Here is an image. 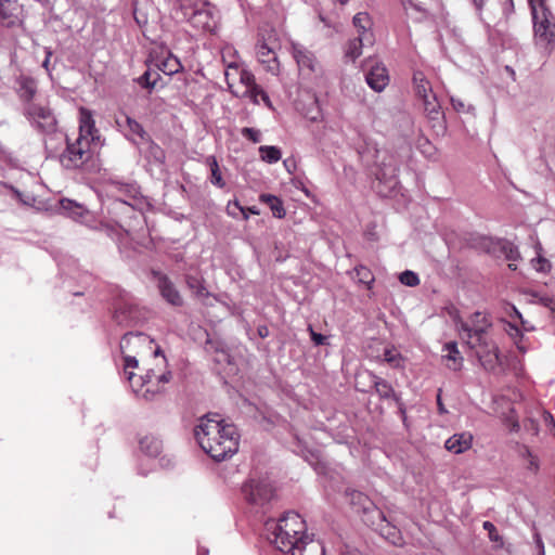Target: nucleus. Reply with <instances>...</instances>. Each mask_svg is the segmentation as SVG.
Here are the masks:
<instances>
[{
  "label": "nucleus",
  "mask_w": 555,
  "mask_h": 555,
  "mask_svg": "<svg viewBox=\"0 0 555 555\" xmlns=\"http://www.w3.org/2000/svg\"><path fill=\"white\" fill-rule=\"evenodd\" d=\"M267 539L282 553L289 555H325L321 541L307 533V525L295 512H287L279 520L264 525Z\"/></svg>",
  "instance_id": "nucleus-1"
},
{
  "label": "nucleus",
  "mask_w": 555,
  "mask_h": 555,
  "mask_svg": "<svg viewBox=\"0 0 555 555\" xmlns=\"http://www.w3.org/2000/svg\"><path fill=\"white\" fill-rule=\"evenodd\" d=\"M194 438L202 450L220 462L238 450L240 435L233 424L224 423L218 414H207L194 427Z\"/></svg>",
  "instance_id": "nucleus-2"
},
{
  "label": "nucleus",
  "mask_w": 555,
  "mask_h": 555,
  "mask_svg": "<svg viewBox=\"0 0 555 555\" xmlns=\"http://www.w3.org/2000/svg\"><path fill=\"white\" fill-rule=\"evenodd\" d=\"M472 325L464 321L456 323L457 328L465 334L467 345L476 350L481 365L487 371H494L501 363L499 348L488 335L492 321L488 313L476 311L470 317Z\"/></svg>",
  "instance_id": "nucleus-3"
},
{
  "label": "nucleus",
  "mask_w": 555,
  "mask_h": 555,
  "mask_svg": "<svg viewBox=\"0 0 555 555\" xmlns=\"http://www.w3.org/2000/svg\"><path fill=\"white\" fill-rule=\"evenodd\" d=\"M91 111L79 109V134L74 142L67 141V147L61 155V163L67 169L83 166L91 157V143L99 139Z\"/></svg>",
  "instance_id": "nucleus-4"
},
{
  "label": "nucleus",
  "mask_w": 555,
  "mask_h": 555,
  "mask_svg": "<svg viewBox=\"0 0 555 555\" xmlns=\"http://www.w3.org/2000/svg\"><path fill=\"white\" fill-rule=\"evenodd\" d=\"M60 209L62 214L76 222H79L91 229H101L106 232L108 236L116 241H120L122 232L129 235L130 230L125 228V224L119 223L118 227L109 225L107 223L98 222L96 216L93 211L88 209L83 204L74 199L61 198Z\"/></svg>",
  "instance_id": "nucleus-5"
},
{
  "label": "nucleus",
  "mask_w": 555,
  "mask_h": 555,
  "mask_svg": "<svg viewBox=\"0 0 555 555\" xmlns=\"http://www.w3.org/2000/svg\"><path fill=\"white\" fill-rule=\"evenodd\" d=\"M183 17L192 27L205 33H215L219 23V12L207 0H178Z\"/></svg>",
  "instance_id": "nucleus-6"
},
{
  "label": "nucleus",
  "mask_w": 555,
  "mask_h": 555,
  "mask_svg": "<svg viewBox=\"0 0 555 555\" xmlns=\"http://www.w3.org/2000/svg\"><path fill=\"white\" fill-rule=\"evenodd\" d=\"M154 340L144 333H127L120 339V353L122 357L124 372L130 383L131 389H135L134 372L138 367V357L145 351H152Z\"/></svg>",
  "instance_id": "nucleus-7"
},
{
  "label": "nucleus",
  "mask_w": 555,
  "mask_h": 555,
  "mask_svg": "<svg viewBox=\"0 0 555 555\" xmlns=\"http://www.w3.org/2000/svg\"><path fill=\"white\" fill-rule=\"evenodd\" d=\"M162 367L149 370L144 375L134 374L135 389L132 391L146 401H152L166 392V385L172 380V372L167 367V360L162 357Z\"/></svg>",
  "instance_id": "nucleus-8"
},
{
  "label": "nucleus",
  "mask_w": 555,
  "mask_h": 555,
  "mask_svg": "<svg viewBox=\"0 0 555 555\" xmlns=\"http://www.w3.org/2000/svg\"><path fill=\"white\" fill-rule=\"evenodd\" d=\"M530 11L535 43L541 46L555 43V15L550 4Z\"/></svg>",
  "instance_id": "nucleus-9"
},
{
  "label": "nucleus",
  "mask_w": 555,
  "mask_h": 555,
  "mask_svg": "<svg viewBox=\"0 0 555 555\" xmlns=\"http://www.w3.org/2000/svg\"><path fill=\"white\" fill-rule=\"evenodd\" d=\"M24 114L30 125L38 131L52 133L56 130L57 121L50 107L38 103H28L25 106Z\"/></svg>",
  "instance_id": "nucleus-10"
},
{
  "label": "nucleus",
  "mask_w": 555,
  "mask_h": 555,
  "mask_svg": "<svg viewBox=\"0 0 555 555\" xmlns=\"http://www.w3.org/2000/svg\"><path fill=\"white\" fill-rule=\"evenodd\" d=\"M243 493L249 504L263 506L273 498L274 489L268 478H251L243 486Z\"/></svg>",
  "instance_id": "nucleus-11"
},
{
  "label": "nucleus",
  "mask_w": 555,
  "mask_h": 555,
  "mask_svg": "<svg viewBox=\"0 0 555 555\" xmlns=\"http://www.w3.org/2000/svg\"><path fill=\"white\" fill-rule=\"evenodd\" d=\"M224 77L228 89L234 96H238L241 94V89L246 85L253 83V80L255 79L254 74L238 61H231L228 63L224 70Z\"/></svg>",
  "instance_id": "nucleus-12"
},
{
  "label": "nucleus",
  "mask_w": 555,
  "mask_h": 555,
  "mask_svg": "<svg viewBox=\"0 0 555 555\" xmlns=\"http://www.w3.org/2000/svg\"><path fill=\"white\" fill-rule=\"evenodd\" d=\"M348 495L350 496V504L354 508V512L359 514L362 513L363 521L367 526H374L376 519L383 518V512L364 493L352 490Z\"/></svg>",
  "instance_id": "nucleus-13"
},
{
  "label": "nucleus",
  "mask_w": 555,
  "mask_h": 555,
  "mask_svg": "<svg viewBox=\"0 0 555 555\" xmlns=\"http://www.w3.org/2000/svg\"><path fill=\"white\" fill-rule=\"evenodd\" d=\"M292 53L301 73L310 75L317 72L319 67L317 57L306 47L299 43H292Z\"/></svg>",
  "instance_id": "nucleus-14"
},
{
  "label": "nucleus",
  "mask_w": 555,
  "mask_h": 555,
  "mask_svg": "<svg viewBox=\"0 0 555 555\" xmlns=\"http://www.w3.org/2000/svg\"><path fill=\"white\" fill-rule=\"evenodd\" d=\"M153 275L156 280L162 297L172 306H181L183 302L182 297L168 276L155 271L153 272Z\"/></svg>",
  "instance_id": "nucleus-15"
},
{
  "label": "nucleus",
  "mask_w": 555,
  "mask_h": 555,
  "mask_svg": "<svg viewBox=\"0 0 555 555\" xmlns=\"http://www.w3.org/2000/svg\"><path fill=\"white\" fill-rule=\"evenodd\" d=\"M352 25L357 29L358 38L371 46L375 42L373 21L367 12H358L352 18Z\"/></svg>",
  "instance_id": "nucleus-16"
},
{
  "label": "nucleus",
  "mask_w": 555,
  "mask_h": 555,
  "mask_svg": "<svg viewBox=\"0 0 555 555\" xmlns=\"http://www.w3.org/2000/svg\"><path fill=\"white\" fill-rule=\"evenodd\" d=\"M398 164L392 155L388 156L383 160L378 170L376 171V178L380 182L387 184L389 189H395L398 184Z\"/></svg>",
  "instance_id": "nucleus-17"
},
{
  "label": "nucleus",
  "mask_w": 555,
  "mask_h": 555,
  "mask_svg": "<svg viewBox=\"0 0 555 555\" xmlns=\"http://www.w3.org/2000/svg\"><path fill=\"white\" fill-rule=\"evenodd\" d=\"M424 112L428 119L433 121V127H438V131H444L443 113L441 111L440 103L437 100L436 94H429L422 98Z\"/></svg>",
  "instance_id": "nucleus-18"
},
{
  "label": "nucleus",
  "mask_w": 555,
  "mask_h": 555,
  "mask_svg": "<svg viewBox=\"0 0 555 555\" xmlns=\"http://www.w3.org/2000/svg\"><path fill=\"white\" fill-rule=\"evenodd\" d=\"M365 81L371 89L382 92L389 82L387 68L383 64H375L365 75Z\"/></svg>",
  "instance_id": "nucleus-19"
},
{
  "label": "nucleus",
  "mask_w": 555,
  "mask_h": 555,
  "mask_svg": "<svg viewBox=\"0 0 555 555\" xmlns=\"http://www.w3.org/2000/svg\"><path fill=\"white\" fill-rule=\"evenodd\" d=\"M472 443L473 435L470 433L464 431L454 434L449 439H447L444 447L448 451L454 454H461L470 449Z\"/></svg>",
  "instance_id": "nucleus-20"
},
{
  "label": "nucleus",
  "mask_w": 555,
  "mask_h": 555,
  "mask_svg": "<svg viewBox=\"0 0 555 555\" xmlns=\"http://www.w3.org/2000/svg\"><path fill=\"white\" fill-rule=\"evenodd\" d=\"M375 531L392 544H398L401 540L399 531L392 526L383 514V518L376 519V524L371 526Z\"/></svg>",
  "instance_id": "nucleus-21"
},
{
  "label": "nucleus",
  "mask_w": 555,
  "mask_h": 555,
  "mask_svg": "<svg viewBox=\"0 0 555 555\" xmlns=\"http://www.w3.org/2000/svg\"><path fill=\"white\" fill-rule=\"evenodd\" d=\"M371 383L375 388L376 393L383 400L393 399L395 401H399V397L397 396L392 386L385 379L380 378L375 374H370Z\"/></svg>",
  "instance_id": "nucleus-22"
},
{
  "label": "nucleus",
  "mask_w": 555,
  "mask_h": 555,
  "mask_svg": "<svg viewBox=\"0 0 555 555\" xmlns=\"http://www.w3.org/2000/svg\"><path fill=\"white\" fill-rule=\"evenodd\" d=\"M36 92L37 82L34 78L28 76H21L17 79V93L21 100L33 103L31 100L34 99Z\"/></svg>",
  "instance_id": "nucleus-23"
},
{
  "label": "nucleus",
  "mask_w": 555,
  "mask_h": 555,
  "mask_svg": "<svg viewBox=\"0 0 555 555\" xmlns=\"http://www.w3.org/2000/svg\"><path fill=\"white\" fill-rule=\"evenodd\" d=\"M143 142L146 146L141 149V152L144 154L147 162L153 165H163L166 158L164 150L158 144L150 140V138L145 139Z\"/></svg>",
  "instance_id": "nucleus-24"
},
{
  "label": "nucleus",
  "mask_w": 555,
  "mask_h": 555,
  "mask_svg": "<svg viewBox=\"0 0 555 555\" xmlns=\"http://www.w3.org/2000/svg\"><path fill=\"white\" fill-rule=\"evenodd\" d=\"M140 450L149 457L156 459L163 450V442L155 436H145L140 440Z\"/></svg>",
  "instance_id": "nucleus-25"
},
{
  "label": "nucleus",
  "mask_w": 555,
  "mask_h": 555,
  "mask_svg": "<svg viewBox=\"0 0 555 555\" xmlns=\"http://www.w3.org/2000/svg\"><path fill=\"white\" fill-rule=\"evenodd\" d=\"M125 120L128 128L127 138L131 140L133 143L140 144L141 142L149 138L142 125L138 122L135 119L126 115Z\"/></svg>",
  "instance_id": "nucleus-26"
},
{
  "label": "nucleus",
  "mask_w": 555,
  "mask_h": 555,
  "mask_svg": "<svg viewBox=\"0 0 555 555\" xmlns=\"http://www.w3.org/2000/svg\"><path fill=\"white\" fill-rule=\"evenodd\" d=\"M205 164H206V166L209 167V170H210L211 184H214L215 186H217L219 189H223L225 186V181L220 171L219 164H218L216 156H214V155L207 156L205 158Z\"/></svg>",
  "instance_id": "nucleus-27"
},
{
  "label": "nucleus",
  "mask_w": 555,
  "mask_h": 555,
  "mask_svg": "<svg viewBox=\"0 0 555 555\" xmlns=\"http://www.w3.org/2000/svg\"><path fill=\"white\" fill-rule=\"evenodd\" d=\"M186 284L196 298L204 300L205 298L209 297L210 293L205 286L203 279L194 275H188Z\"/></svg>",
  "instance_id": "nucleus-28"
},
{
  "label": "nucleus",
  "mask_w": 555,
  "mask_h": 555,
  "mask_svg": "<svg viewBox=\"0 0 555 555\" xmlns=\"http://www.w3.org/2000/svg\"><path fill=\"white\" fill-rule=\"evenodd\" d=\"M414 90L418 98H424L434 94L430 82L426 79L425 75L417 70L413 75Z\"/></svg>",
  "instance_id": "nucleus-29"
},
{
  "label": "nucleus",
  "mask_w": 555,
  "mask_h": 555,
  "mask_svg": "<svg viewBox=\"0 0 555 555\" xmlns=\"http://www.w3.org/2000/svg\"><path fill=\"white\" fill-rule=\"evenodd\" d=\"M259 198L262 203H266L269 205L274 217H276L279 219H282L285 217L286 211H285L282 201L279 197H276L275 195H272V194H261L259 196Z\"/></svg>",
  "instance_id": "nucleus-30"
},
{
  "label": "nucleus",
  "mask_w": 555,
  "mask_h": 555,
  "mask_svg": "<svg viewBox=\"0 0 555 555\" xmlns=\"http://www.w3.org/2000/svg\"><path fill=\"white\" fill-rule=\"evenodd\" d=\"M443 350L447 351V354H444L443 358L453 362L449 367L452 370H459L462 366L463 358L459 351L457 344L455 341L447 343Z\"/></svg>",
  "instance_id": "nucleus-31"
},
{
  "label": "nucleus",
  "mask_w": 555,
  "mask_h": 555,
  "mask_svg": "<svg viewBox=\"0 0 555 555\" xmlns=\"http://www.w3.org/2000/svg\"><path fill=\"white\" fill-rule=\"evenodd\" d=\"M264 90L256 83V79L253 80V83L246 85L241 89V94L237 98H247L254 104H259V98L262 96Z\"/></svg>",
  "instance_id": "nucleus-32"
},
{
  "label": "nucleus",
  "mask_w": 555,
  "mask_h": 555,
  "mask_svg": "<svg viewBox=\"0 0 555 555\" xmlns=\"http://www.w3.org/2000/svg\"><path fill=\"white\" fill-rule=\"evenodd\" d=\"M258 151L261 160L268 164H275L282 157L281 150L274 145H261Z\"/></svg>",
  "instance_id": "nucleus-33"
},
{
  "label": "nucleus",
  "mask_w": 555,
  "mask_h": 555,
  "mask_svg": "<svg viewBox=\"0 0 555 555\" xmlns=\"http://www.w3.org/2000/svg\"><path fill=\"white\" fill-rule=\"evenodd\" d=\"M256 54L261 63H268L276 62V54L274 52V48L269 46L267 42L262 41L259 42L256 47Z\"/></svg>",
  "instance_id": "nucleus-34"
},
{
  "label": "nucleus",
  "mask_w": 555,
  "mask_h": 555,
  "mask_svg": "<svg viewBox=\"0 0 555 555\" xmlns=\"http://www.w3.org/2000/svg\"><path fill=\"white\" fill-rule=\"evenodd\" d=\"M504 331L514 340L517 349L521 352H526V347L522 345V337L520 328L513 322H505Z\"/></svg>",
  "instance_id": "nucleus-35"
},
{
  "label": "nucleus",
  "mask_w": 555,
  "mask_h": 555,
  "mask_svg": "<svg viewBox=\"0 0 555 555\" xmlns=\"http://www.w3.org/2000/svg\"><path fill=\"white\" fill-rule=\"evenodd\" d=\"M370 46L366 41H362L361 38L351 39L348 42L347 49L345 51V56L351 61H356L362 54V48Z\"/></svg>",
  "instance_id": "nucleus-36"
},
{
  "label": "nucleus",
  "mask_w": 555,
  "mask_h": 555,
  "mask_svg": "<svg viewBox=\"0 0 555 555\" xmlns=\"http://www.w3.org/2000/svg\"><path fill=\"white\" fill-rule=\"evenodd\" d=\"M159 69L166 75H173L182 69V65L179 59L172 54H169L159 64Z\"/></svg>",
  "instance_id": "nucleus-37"
},
{
  "label": "nucleus",
  "mask_w": 555,
  "mask_h": 555,
  "mask_svg": "<svg viewBox=\"0 0 555 555\" xmlns=\"http://www.w3.org/2000/svg\"><path fill=\"white\" fill-rule=\"evenodd\" d=\"M15 11V4L10 0H0V23L12 24Z\"/></svg>",
  "instance_id": "nucleus-38"
},
{
  "label": "nucleus",
  "mask_w": 555,
  "mask_h": 555,
  "mask_svg": "<svg viewBox=\"0 0 555 555\" xmlns=\"http://www.w3.org/2000/svg\"><path fill=\"white\" fill-rule=\"evenodd\" d=\"M112 211L115 216L130 215L133 214L135 217H140L141 214H135L132 205L122 199H115L112 203Z\"/></svg>",
  "instance_id": "nucleus-39"
},
{
  "label": "nucleus",
  "mask_w": 555,
  "mask_h": 555,
  "mask_svg": "<svg viewBox=\"0 0 555 555\" xmlns=\"http://www.w3.org/2000/svg\"><path fill=\"white\" fill-rule=\"evenodd\" d=\"M158 78L159 75L157 72H152L151 69H147L146 72H144L143 75H141L138 78L137 81L141 87L152 90L155 88Z\"/></svg>",
  "instance_id": "nucleus-40"
},
{
  "label": "nucleus",
  "mask_w": 555,
  "mask_h": 555,
  "mask_svg": "<svg viewBox=\"0 0 555 555\" xmlns=\"http://www.w3.org/2000/svg\"><path fill=\"white\" fill-rule=\"evenodd\" d=\"M227 214L234 219H237L241 216L243 220H248L245 207L242 206L237 199L230 201L228 203Z\"/></svg>",
  "instance_id": "nucleus-41"
},
{
  "label": "nucleus",
  "mask_w": 555,
  "mask_h": 555,
  "mask_svg": "<svg viewBox=\"0 0 555 555\" xmlns=\"http://www.w3.org/2000/svg\"><path fill=\"white\" fill-rule=\"evenodd\" d=\"M384 360L395 369L403 367V358L395 348H387L384 351Z\"/></svg>",
  "instance_id": "nucleus-42"
},
{
  "label": "nucleus",
  "mask_w": 555,
  "mask_h": 555,
  "mask_svg": "<svg viewBox=\"0 0 555 555\" xmlns=\"http://www.w3.org/2000/svg\"><path fill=\"white\" fill-rule=\"evenodd\" d=\"M354 271H356V279L358 280V282L365 284V285H367L369 288H371V286L374 282V276H373L372 272L370 271V269L364 266H359L354 269Z\"/></svg>",
  "instance_id": "nucleus-43"
},
{
  "label": "nucleus",
  "mask_w": 555,
  "mask_h": 555,
  "mask_svg": "<svg viewBox=\"0 0 555 555\" xmlns=\"http://www.w3.org/2000/svg\"><path fill=\"white\" fill-rule=\"evenodd\" d=\"M503 250H504L506 259L508 261H511L508 267L512 270H516V264L514 262H516L520 259V253H519L518 248L515 245H513L512 243H506L503 246Z\"/></svg>",
  "instance_id": "nucleus-44"
},
{
  "label": "nucleus",
  "mask_w": 555,
  "mask_h": 555,
  "mask_svg": "<svg viewBox=\"0 0 555 555\" xmlns=\"http://www.w3.org/2000/svg\"><path fill=\"white\" fill-rule=\"evenodd\" d=\"M399 280L403 285H406L410 287H414L420 284L418 275L415 272L410 271V270L402 272L399 276Z\"/></svg>",
  "instance_id": "nucleus-45"
},
{
  "label": "nucleus",
  "mask_w": 555,
  "mask_h": 555,
  "mask_svg": "<svg viewBox=\"0 0 555 555\" xmlns=\"http://www.w3.org/2000/svg\"><path fill=\"white\" fill-rule=\"evenodd\" d=\"M114 318L117 323L122 324L127 323L129 320H132L134 315L132 313L131 308H129V310L126 311V307L119 306L115 310Z\"/></svg>",
  "instance_id": "nucleus-46"
},
{
  "label": "nucleus",
  "mask_w": 555,
  "mask_h": 555,
  "mask_svg": "<svg viewBox=\"0 0 555 555\" xmlns=\"http://www.w3.org/2000/svg\"><path fill=\"white\" fill-rule=\"evenodd\" d=\"M241 134L253 143H259L262 140L260 130L255 128L244 127L241 130Z\"/></svg>",
  "instance_id": "nucleus-47"
},
{
  "label": "nucleus",
  "mask_w": 555,
  "mask_h": 555,
  "mask_svg": "<svg viewBox=\"0 0 555 555\" xmlns=\"http://www.w3.org/2000/svg\"><path fill=\"white\" fill-rule=\"evenodd\" d=\"M522 457L528 460L527 468L532 472H537L539 469L538 459L532 455L531 451L528 448H524L521 451Z\"/></svg>",
  "instance_id": "nucleus-48"
},
{
  "label": "nucleus",
  "mask_w": 555,
  "mask_h": 555,
  "mask_svg": "<svg viewBox=\"0 0 555 555\" xmlns=\"http://www.w3.org/2000/svg\"><path fill=\"white\" fill-rule=\"evenodd\" d=\"M236 54H237V52L232 46L227 44L222 48L221 55H222V61L225 64V66L231 61H237Z\"/></svg>",
  "instance_id": "nucleus-49"
},
{
  "label": "nucleus",
  "mask_w": 555,
  "mask_h": 555,
  "mask_svg": "<svg viewBox=\"0 0 555 555\" xmlns=\"http://www.w3.org/2000/svg\"><path fill=\"white\" fill-rule=\"evenodd\" d=\"M14 197L26 206H31L35 203V197L30 193H23L18 190L12 189Z\"/></svg>",
  "instance_id": "nucleus-50"
},
{
  "label": "nucleus",
  "mask_w": 555,
  "mask_h": 555,
  "mask_svg": "<svg viewBox=\"0 0 555 555\" xmlns=\"http://www.w3.org/2000/svg\"><path fill=\"white\" fill-rule=\"evenodd\" d=\"M482 527L488 532L489 539L491 541L498 542L500 540L496 528L491 521H485Z\"/></svg>",
  "instance_id": "nucleus-51"
},
{
  "label": "nucleus",
  "mask_w": 555,
  "mask_h": 555,
  "mask_svg": "<svg viewBox=\"0 0 555 555\" xmlns=\"http://www.w3.org/2000/svg\"><path fill=\"white\" fill-rule=\"evenodd\" d=\"M532 263H533V267L535 268V270L540 271V272H545L550 269L548 261L541 257L533 259Z\"/></svg>",
  "instance_id": "nucleus-52"
},
{
  "label": "nucleus",
  "mask_w": 555,
  "mask_h": 555,
  "mask_svg": "<svg viewBox=\"0 0 555 555\" xmlns=\"http://www.w3.org/2000/svg\"><path fill=\"white\" fill-rule=\"evenodd\" d=\"M506 313L508 314L509 318L512 319H521L522 315L521 313L518 311V309L513 306V305H508L507 308H506Z\"/></svg>",
  "instance_id": "nucleus-53"
},
{
  "label": "nucleus",
  "mask_w": 555,
  "mask_h": 555,
  "mask_svg": "<svg viewBox=\"0 0 555 555\" xmlns=\"http://www.w3.org/2000/svg\"><path fill=\"white\" fill-rule=\"evenodd\" d=\"M533 539H534V543L539 550V555H545L544 543L542 541L541 535L538 532H535L533 535Z\"/></svg>",
  "instance_id": "nucleus-54"
},
{
  "label": "nucleus",
  "mask_w": 555,
  "mask_h": 555,
  "mask_svg": "<svg viewBox=\"0 0 555 555\" xmlns=\"http://www.w3.org/2000/svg\"><path fill=\"white\" fill-rule=\"evenodd\" d=\"M528 3L530 7V10H532V9H537L540 7L548 5L550 0H528Z\"/></svg>",
  "instance_id": "nucleus-55"
},
{
  "label": "nucleus",
  "mask_w": 555,
  "mask_h": 555,
  "mask_svg": "<svg viewBox=\"0 0 555 555\" xmlns=\"http://www.w3.org/2000/svg\"><path fill=\"white\" fill-rule=\"evenodd\" d=\"M311 338H312L313 343L318 346L323 345L326 339L325 336H323L322 334H318L314 332H311Z\"/></svg>",
  "instance_id": "nucleus-56"
},
{
  "label": "nucleus",
  "mask_w": 555,
  "mask_h": 555,
  "mask_svg": "<svg viewBox=\"0 0 555 555\" xmlns=\"http://www.w3.org/2000/svg\"><path fill=\"white\" fill-rule=\"evenodd\" d=\"M451 103H452V106H453V108L455 111H457V112L464 111L465 105H464V103L461 100L451 98Z\"/></svg>",
  "instance_id": "nucleus-57"
},
{
  "label": "nucleus",
  "mask_w": 555,
  "mask_h": 555,
  "mask_svg": "<svg viewBox=\"0 0 555 555\" xmlns=\"http://www.w3.org/2000/svg\"><path fill=\"white\" fill-rule=\"evenodd\" d=\"M437 405H438L439 413H441V414L447 413V409L444 408L442 400H441V389H439L438 395H437Z\"/></svg>",
  "instance_id": "nucleus-58"
},
{
  "label": "nucleus",
  "mask_w": 555,
  "mask_h": 555,
  "mask_svg": "<svg viewBox=\"0 0 555 555\" xmlns=\"http://www.w3.org/2000/svg\"><path fill=\"white\" fill-rule=\"evenodd\" d=\"M504 12H513L514 11V2L513 0H505L503 4Z\"/></svg>",
  "instance_id": "nucleus-59"
},
{
  "label": "nucleus",
  "mask_w": 555,
  "mask_h": 555,
  "mask_svg": "<svg viewBox=\"0 0 555 555\" xmlns=\"http://www.w3.org/2000/svg\"><path fill=\"white\" fill-rule=\"evenodd\" d=\"M262 100V102L264 103V105L269 108H272V102L268 95V93L264 91V93L262 94V96L260 98Z\"/></svg>",
  "instance_id": "nucleus-60"
},
{
  "label": "nucleus",
  "mask_w": 555,
  "mask_h": 555,
  "mask_svg": "<svg viewBox=\"0 0 555 555\" xmlns=\"http://www.w3.org/2000/svg\"><path fill=\"white\" fill-rule=\"evenodd\" d=\"M519 321L524 331L529 332L533 330V326L530 325L528 321L524 320V318L519 319Z\"/></svg>",
  "instance_id": "nucleus-61"
},
{
  "label": "nucleus",
  "mask_w": 555,
  "mask_h": 555,
  "mask_svg": "<svg viewBox=\"0 0 555 555\" xmlns=\"http://www.w3.org/2000/svg\"><path fill=\"white\" fill-rule=\"evenodd\" d=\"M158 462L162 467H169L171 465V460L166 456L160 457Z\"/></svg>",
  "instance_id": "nucleus-62"
},
{
  "label": "nucleus",
  "mask_w": 555,
  "mask_h": 555,
  "mask_svg": "<svg viewBox=\"0 0 555 555\" xmlns=\"http://www.w3.org/2000/svg\"><path fill=\"white\" fill-rule=\"evenodd\" d=\"M246 214L249 215H259V209L256 206L245 207Z\"/></svg>",
  "instance_id": "nucleus-63"
},
{
  "label": "nucleus",
  "mask_w": 555,
  "mask_h": 555,
  "mask_svg": "<svg viewBox=\"0 0 555 555\" xmlns=\"http://www.w3.org/2000/svg\"><path fill=\"white\" fill-rule=\"evenodd\" d=\"M340 555H360V553L357 550H349V548H347Z\"/></svg>",
  "instance_id": "nucleus-64"
}]
</instances>
